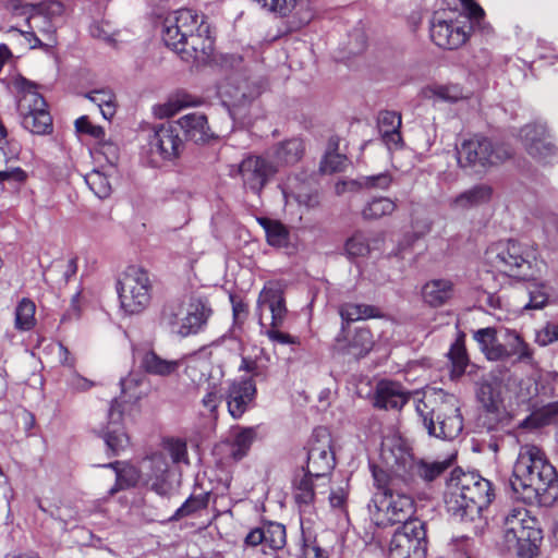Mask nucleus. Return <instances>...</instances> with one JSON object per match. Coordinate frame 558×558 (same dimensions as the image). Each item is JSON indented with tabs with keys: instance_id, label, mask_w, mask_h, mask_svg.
Returning <instances> with one entry per match:
<instances>
[{
	"instance_id": "nucleus-1",
	"label": "nucleus",
	"mask_w": 558,
	"mask_h": 558,
	"mask_svg": "<svg viewBox=\"0 0 558 558\" xmlns=\"http://www.w3.org/2000/svg\"><path fill=\"white\" fill-rule=\"evenodd\" d=\"M510 487L517 499L527 505L550 507L558 500V474L536 446L521 448Z\"/></svg>"
},
{
	"instance_id": "nucleus-2",
	"label": "nucleus",
	"mask_w": 558,
	"mask_h": 558,
	"mask_svg": "<svg viewBox=\"0 0 558 558\" xmlns=\"http://www.w3.org/2000/svg\"><path fill=\"white\" fill-rule=\"evenodd\" d=\"M494 497L492 484L475 472L456 469L447 483L445 502L448 512L460 521L474 520Z\"/></svg>"
},
{
	"instance_id": "nucleus-3",
	"label": "nucleus",
	"mask_w": 558,
	"mask_h": 558,
	"mask_svg": "<svg viewBox=\"0 0 558 558\" xmlns=\"http://www.w3.org/2000/svg\"><path fill=\"white\" fill-rule=\"evenodd\" d=\"M380 459L390 472H396L403 478L404 487L415 488L417 478L433 482L449 466L450 461L415 460L410 449L400 438H389L383 441Z\"/></svg>"
},
{
	"instance_id": "nucleus-4",
	"label": "nucleus",
	"mask_w": 558,
	"mask_h": 558,
	"mask_svg": "<svg viewBox=\"0 0 558 558\" xmlns=\"http://www.w3.org/2000/svg\"><path fill=\"white\" fill-rule=\"evenodd\" d=\"M210 315L211 308L199 299L191 300L187 304L175 300L162 306L159 325L170 333L185 338L199 332Z\"/></svg>"
},
{
	"instance_id": "nucleus-5",
	"label": "nucleus",
	"mask_w": 558,
	"mask_h": 558,
	"mask_svg": "<svg viewBox=\"0 0 558 558\" xmlns=\"http://www.w3.org/2000/svg\"><path fill=\"white\" fill-rule=\"evenodd\" d=\"M374 485L383 490L384 496L389 498L386 507L387 520L391 524L405 523L413 513L414 501L412 486L404 487L403 478L396 472L383 469L375 464L371 465Z\"/></svg>"
},
{
	"instance_id": "nucleus-6",
	"label": "nucleus",
	"mask_w": 558,
	"mask_h": 558,
	"mask_svg": "<svg viewBox=\"0 0 558 558\" xmlns=\"http://www.w3.org/2000/svg\"><path fill=\"white\" fill-rule=\"evenodd\" d=\"M504 536L509 548H517L520 558H534L543 539L537 521L523 507L513 508L505 515Z\"/></svg>"
},
{
	"instance_id": "nucleus-7",
	"label": "nucleus",
	"mask_w": 558,
	"mask_h": 558,
	"mask_svg": "<svg viewBox=\"0 0 558 558\" xmlns=\"http://www.w3.org/2000/svg\"><path fill=\"white\" fill-rule=\"evenodd\" d=\"M416 412L422 417L428 434L442 439L456 438L463 428L459 400L453 395H445L436 407L420 400Z\"/></svg>"
},
{
	"instance_id": "nucleus-8",
	"label": "nucleus",
	"mask_w": 558,
	"mask_h": 558,
	"mask_svg": "<svg viewBox=\"0 0 558 558\" xmlns=\"http://www.w3.org/2000/svg\"><path fill=\"white\" fill-rule=\"evenodd\" d=\"M485 255L492 267L509 277L527 279L533 276L535 250L517 241L495 243L487 248Z\"/></svg>"
},
{
	"instance_id": "nucleus-9",
	"label": "nucleus",
	"mask_w": 558,
	"mask_h": 558,
	"mask_svg": "<svg viewBox=\"0 0 558 558\" xmlns=\"http://www.w3.org/2000/svg\"><path fill=\"white\" fill-rule=\"evenodd\" d=\"M15 85L19 90L23 92L17 106L23 126L37 135L51 133L52 118L46 109L45 99L35 90V84L21 77L16 80Z\"/></svg>"
},
{
	"instance_id": "nucleus-10",
	"label": "nucleus",
	"mask_w": 558,
	"mask_h": 558,
	"mask_svg": "<svg viewBox=\"0 0 558 558\" xmlns=\"http://www.w3.org/2000/svg\"><path fill=\"white\" fill-rule=\"evenodd\" d=\"M151 283L146 270L128 267L118 281L121 307L129 314L143 312L150 302Z\"/></svg>"
},
{
	"instance_id": "nucleus-11",
	"label": "nucleus",
	"mask_w": 558,
	"mask_h": 558,
	"mask_svg": "<svg viewBox=\"0 0 558 558\" xmlns=\"http://www.w3.org/2000/svg\"><path fill=\"white\" fill-rule=\"evenodd\" d=\"M512 151L505 144H494L489 138L475 135L457 147L458 163L462 168L496 165L510 158Z\"/></svg>"
},
{
	"instance_id": "nucleus-12",
	"label": "nucleus",
	"mask_w": 558,
	"mask_h": 558,
	"mask_svg": "<svg viewBox=\"0 0 558 558\" xmlns=\"http://www.w3.org/2000/svg\"><path fill=\"white\" fill-rule=\"evenodd\" d=\"M183 149L184 142L178 125L174 122H167L153 129L144 146V154L151 166L158 167L163 161L179 158Z\"/></svg>"
},
{
	"instance_id": "nucleus-13",
	"label": "nucleus",
	"mask_w": 558,
	"mask_h": 558,
	"mask_svg": "<svg viewBox=\"0 0 558 558\" xmlns=\"http://www.w3.org/2000/svg\"><path fill=\"white\" fill-rule=\"evenodd\" d=\"M426 550L425 523L413 519L395 532L389 545V558H425Z\"/></svg>"
},
{
	"instance_id": "nucleus-14",
	"label": "nucleus",
	"mask_w": 558,
	"mask_h": 558,
	"mask_svg": "<svg viewBox=\"0 0 558 558\" xmlns=\"http://www.w3.org/2000/svg\"><path fill=\"white\" fill-rule=\"evenodd\" d=\"M277 166L260 155L248 154L238 165L231 166L230 175L240 177L245 190L259 195L277 174Z\"/></svg>"
},
{
	"instance_id": "nucleus-15",
	"label": "nucleus",
	"mask_w": 558,
	"mask_h": 558,
	"mask_svg": "<svg viewBox=\"0 0 558 558\" xmlns=\"http://www.w3.org/2000/svg\"><path fill=\"white\" fill-rule=\"evenodd\" d=\"M335 464L336 458L330 433L324 427L314 429L310 440L306 472L314 475L316 480H323L326 486L327 477Z\"/></svg>"
},
{
	"instance_id": "nucleus-16",
	"label": "nucleus",
	"mask_w": 558,
	"mask_h": 558,
	"mask_svg": "<svg viewBox=\"0 0 558 558\" xmlns=\"http://www.w3.org/2000/svg\"><path fill=\"white\" fill-rule=\"evenodd\" d=\"M203 16L189 9L169 13L163 20L162 40L167 47L174 49L199 26Z\"/></svg>"
},
{
	"instance_id": "nucleus-17",
	"label": "nucleus",
	"mask_w": 558,
	"mask_h": 558,
	"mask_svg": "<svg viewBox=\"0 0 558 558\" xmlns=\"http://www.w3.org/2000/svg\"><path fill=\"white\" fill-rule=\"evenodd\" d=\"M172 50L186 62H207L214 51V39L209 35V26L202 19L196 31Z\"/></svg>"
},
{
	"instance_id": "nucleus-18",
	"label": "nucleus",
	"mask_w": 558,
	"mask_h": 558,
	"mask_svg": "<svg viewBox=\"0 0 558 558\" xmlns=\"http://www.w3.org/2000/svg\"><path fill=\"white\" fill-rule=\"evenodd\" d=\"M269 311L271 314L270 326L281 327L287 316L286 300L282 290L274 283H269L263 288L258 294L256 314L262 327L264 312Z\"/></svg>"
},
{
	"instance_id": "nucleus-19",
	"label": "nucleus",
	"mask_w": 558,
	"mask_h": 558,
	"mask_svg": "<svg viewBox=\"0 0 558 558\" xmlns=\"http://www.w3.org/2000/svg\"><path fill=\"white\" fill-rule=\"evenodd\" d=\"M471 26H461L434 16L430 23V38L440 48L457 49L464 45L470 36Z\"/></svg>"
},
{
	"instance_id": "nucleus-20",
	"label": "nucleus",
	"mask_w": 558,
	"mask_h": 558,
	"mask_svg": "<svg viewBox=\"0 0 558 558\" xmlns=\"http://www.w3.org/2000/svg\"><path fill=\"white\" fill-rule=\"evenodd\" d=\"M124 407L122 401L114 399L108 411V422L102 430L105 442L114 454L123 450L129 444V437L123 428Z\"/></svg>"
},
{
	"instance_id": "nucleus-21",
	"label": "nucleus",
	"mask_w": 558,
	"mask_h": 558,
	"mask_svg": "<svg viewBox=\"0 0 558 558\" xmlns=\"http://www.w3.org/2000/svg\"><path fill=\"white\" fill-rule=\"evenodd\" d=\"M256 395V385L252 378L232 381L228 388L226 400L228 412L233 418H240Z\"/></svg>"
},
{
	"instance_id": "nucleus-22",
	"label": "nucleus",
	"mask_w": 558,
	"mask_h": 558,
	"mask_svg": "<svg viewBox=\"0 0 558 558\" xmlns=\"http://www.w3.org/2000/svg\"><path fill=\"white\" fill-rule=\"evenodd\" d=\"M520 137L526 151L534 158H545L554 153L555 145L549 138L545 124H526L521 129Z\"/></svg>"
},
{
	"instance_id": "nucleus-23",
	"label": "nucleus",
	"mask_w": 558,
	"mask_h": 558,
	"mask_svg": "<svg viewBox=\"0 0 558 558\" xmlns=\"http://www.w3.org/2000/svg\"><path fill=\"white\" fill-rule=\"evenodd\" d=\"M211 350L210 347H203L197 352L179 359L184 367V374L196 386L210 383L211 373Z\"/></svg>"
},
{
	"instance_id": "nucleus-24",
	"label": "nucleus",
	"mask_w": 558,
	"mask_h": 558,
	"mask_svg": "<svg viewBox=\"0 0 558 558\" xmlns=\"http://www.w3.org/2000/svg\"><path fill=\"white\" fill-rule=\"evenodd\" d=\"M281 191L286 204L295 202L308 208L318 205V196L313 192L310 181L299 175H289L281 184Z\"/></svg>"
},
{
	"instance_id": "nucleus-25",
	"label": "nucleus",
	"mask_w": 558,
	"mask_h": 558,
	"mask_svg": "<svg viewBox=\"0 0 558 558\" xmlns=\"http://www.w3.org/2000/svg\"><path fill=\"white\" fill-rule=\"evenodd\" d=\"M23 14H28L26 26L35 32L44 35H51L53 33L52 24L47 14H59L62 11V5L59 2H50L40 4L38 7L33 4H25L21 7Z\"/></svg>"
},
{
	"instance_id": "nucleus-26",
	"label": "nucleus",
	"mask_w": 558,
	"mask_h": 558,
	"mask_svg": "<svg viewBox=\"0 0 558 558\" xmlns=\"http://www.w3.org/2000/svg\"><path fill=\"white\" fill-rule=\"evenodd\" d=\"M174 124L178 125L179 132L183 131L186 140L197 144L205 143L214 136L207 117L199 112L185 114L177 120Z\"/></svg>"
},
{
	"instance_id": "nucleus-27",
	"label": "nucleus",
	"mask_w": 558,
	"mask_h": 558,
	"mask_svg": "<svg viewBox=\"0 0 558 558\" xmlns=\"http://www.w3.org/2000/svg\"><path fill=\"white\" fill-rule=\"evenodd\" d=\"M409 399V392L396 381L378 383L375 395V405L381 409H401Z\"/></svg>"
},
{
	"instance_id": "nucleus-28",
	"label": "nucleus",
	"mask_w": 558,
	"mask_h": 558,
	"mask_svg": "<svg viewBox=\"0 0 558 558\" xmlns=\"http://www.w3.org/2000/svg\"><path fill=\"white\" fill-rule=\"evenodd\" d=\"M377 124L379 134L388 149H399L402 146L401 114L389 110L380 111Z\"/></svg>"
},
{
	"instance_id": "nucleus-29",
	"label": "nucleus",
	"mask_w": 558,
	"mask_h": 558,
	"mask_svg": "<svg viewBox=\"0 0 558 558\" xmlns=\"http://www.w3.org/2000/svg\"><path fill=\"white\" fill-rule=\"evenodd\" d=\"M143 371L149 375L158 377H169L178 373L182 367V362L179 360L163 359L155 351H146L140 361Z\"/></svg>"
},
{
	"instance_id": "nucleus-30",
	"label": "nucleus",
	"mask_w": 558,
	"mask_h": 558,
	"mask_svg": "<svg viewBox=\"0 0 558 558\" xmlns=\"http://www.w3.org/2000/svg\"><path fill=\"white\" fill-rule=\"evenodd\" d=\"M453 295V283L447 279H433L422 287L423 301L432 307L446 304Z\"/></svg>"
},
{
	"instance_id": "nucleus-31",
	"label": "nucleus",
	"mask_w": 558,
	"mask_h": 558,
	"mask_svg": "<svg viewBox=\"0 0 558 558\" xmlns=\"http://www.w3.org/2000/svg\"><path fill=\"white\" fill-rule=\"evenodd\" d=\"M305 151L302 140L293 137L278 143L274 148V163L277 166H293L299 162Z\"/></svg>"
},
{
	"instance_id": "nucleus-32",
	"label": "nucleus",
	"mask_w": 558,
	"mask_h": 558,
	"mask_svg": "<svg viewBox=\"0 0 558 558\" xmlns=\"http://www.w3.org/2000/svg\"><path fill=\"white\" fill-rule=\"evenodd\" d=\"M338 312L342 319V333L345 330L344 324L381 316V312L378 307L363 303H343L339 305Z\"/></svg>"
},
{
	"instance_id": "nucleus-33",
	"label": "nucleus",
	"mask_w": 558,
	"mask_h": 558,
	"mask_svg": "<svg viewBox=\"0 0 558 558\" xmlns=\"http://www.w3.org/2000/svg\"><path fill=\"white\" fill-rule=\"evenodd\" d=\"M502 347L506 353L505 360L515 357L517 362H533L534 352L532 348L517 331L507 330Z\"/></svg>"
},
{
	"instance_id": "nucleus-34",
	"label": "nucleus",
	"mask_w": 558,
	"mask_h": 558,
	"mask_svg": "<svg viewBox=\"0 0 558 558\" xmlns=\"http://www.w3.org/2000/svg\"><path fill=\"white\" fill-rule=\"evenodd\" d=\"M337 344L340 350L355 357L365 356L373 348L374 340L369 329L359 328L351 340L345 343L340 336L337 337Z\"/></svg>"
},
{
	"instance_id": "nucleus-35",
	"label": "nucleus",
	"mask_w": 558,
	"mask_h": 558,
	"mask_svg": "<svg viewBox=\"0 0 558 558\" xmlns=\"http://www.w3.org/2000/svg\"><path fill=\"white\" fill-rule=\"evenodd\" d=\"M117 170L113 165L94 169L85 175V182L99 198H107L112 192L111 178Z\"/></svg>"
},
{
	"instance_id": "nucleus-36",
	"label": "nucleus",
	"mask_w": 558,
	"mask_h": 558,
	"mask_svg": "<svg viewBox=\"0 0 558 558\" xmlns=\"http://www.w3.org/2000/svg\"><path fill=\"white\" fill-rule=\"evenodd\" d=\"M314 478V475L305 472L293 480V498L302 511H306L315 502Z\"/></svg>"
},
{
	"instance_id": "nucleus-37",
	"label": "nucleus",
	"mask_w": 558,
	"mask_h": 558,
	"mask_svg": "<svg viewBox=\"0 0 558 558\" xmlns=\"http://www.w3.org/2000/svg\"><path fill=\"white\" fill-rule=\"evenodd\" d=\"M492 195L493 190L489 185L478 184L459 194L452 201V206L458 209H469L488 203Z\"/></svg>"
},
{
	"instance_id": "nucleus-38",
	"label": "nucleus",
	"mask_w": 558,
	"mask_h": 558,
	"mask_svg": "<svg viewBox=\"0 0 558 558\" xmlns=\"http://www.w3.org/2000/svg\"><path fill=\"white\" fill-rule=\"evenodd\" d=\"M481 351L489 361L505 360L502 343L498 342L495 328H482L474 333Z\"/></svg>"
},
{
	"instance_id": "nucleus-39",
	"label": "nucleus",
	"mask_w": 558,
	"mask_h": 558,
	"mask_svg": "<svg viewBox=\"0 0 558 558\" xmlns=\"http://www.w3.org/2000/svg\"><path fill=\"white\" fill-rule=\"evenodd\" d=\"M257 221L265 230L269 245L279 248L289 246L290 231L282 222L265 217L258 218Z\"/></svg>"
},
{
	"instance_id": "nucleus-40",
	"label": "nucleus",
	"mask_w": 558,
	"mask_h": 558,
	"mask_svg": "<svg viewBox=\"0 0 558 558\" xmlns=\"http://www.w3.org/2000/svg\"><path fill=\"white\" fill-rule=\"evenodd\" d=\"M232 435L233 440L230 454L234 460L239 461L247 454L252 444L256 439V428L236 426L232 429Z\"/></svg>"
},
{
	"instance_id": "nucleus-41",
	"label": "nucleus",
	"mask_w": 558,
	"mask_h": 558,
	"mask_svg": "<svg viewBox=\"0 0 558 558\" xmlns=\"http://www.w3.org/2000/svg\"><path fill=\"white\" fill-rule=\"evenodd\" d=\"M384 241L381 234H378L373 240V246L369 239L362 232L354 233L345 243V251L351 257H364L371 250H378L380 243Z\"/></svg>"
},
{
	"instance_id": "nucleus-42",
	"label": "nucleus",
	"mask_w": 558,
	"mask_h": 558,
	"mask_svg": "<svg viewBox=\"0 0 558 558\" xmlns=\"http://www.w3.org/2000/svg\"><path fill=\"white\" fill-rule=\"evenodd\" d=\"M120 384L123 398L129 402H137L147 395V390L144 389L146 377L141 373L129 374Z\"/></svg>"
},
{
	"instance_id": "nucleus-43",
	"label": "nucleus",
	"mask_w": 558,
	"mask_h": 558,
	"mask_svg": "<svg viewBox=\"0 0 558 558\" xmlns=\"http://www.w3.org/2000/svg\"><path fill=\"white\" fill-rule=\"evenodd\" d=\"M397 208L396 203L388 197H375L368 202L362 210V216L366 220L379 219L391 215Z\"/></svg>"
},
{
	"instance_id": "nucleus-44",
	"label": "nucleus",
	"mask_w": 558,
	"mask_h": 558,
	"mask_svg": "<svg viewBox=\"0 0 558 558\" xmlns=\"http://www.w3.org/2000/svg\"><path fill=\"white\" fill-rule=\"evenodd\" d=\"M86 98L96 104L102 117L111 119L116 112L114 95L110 89H96L87 93Z\"/></svg>"
},
{
	"instance_id": "nucleus-45",
	"label": "nucleus",
	"mask_w": 558,
	"mask_h": 558,
	"mask_svg": "<svg viewBox=\"0 0 558 558\" xmlns=\"http://www.w3.org/2000/svg\"><path fill=\"white\" fill-rule=\"evenodd\" d=\"M392 178L388 172H381L374 175L360 177L350 182L352 187L359 190H386L390 186Z\"/></svg>"
},
{
	"instance_id": "nucleus-46",
	"label": "nucleus",
	"mask_w": 558,
	"mask_h": 558,
	"mask_svg": "<svg viewBox=\"0 0 558 558\" xmlns=\"http://www.w3.org/2000/svg\"><path fill=\"white\" fill-rule=\"evenodd\" d=\"M448 357L452 364V376H461L469 364V357L466 354V350L464 343L461 339H457L456 342L451 345Z\"/></svg>"
},
{
	"instance_id": "nucleus-47",
	"label": "nucleus",
	"mask_w": 558,
	"mask_h": 558,
	"mask_svg": "<svg viewBox=\"0 0 558 558\" xmlns=\"http://www.w3.org/2000/svg\"><path fill=\"white\" fill-rule=\"evenodd\" d=\"M35 304L23 299L15 310V327L20 330H29L35 324Z\"/></svg>"
},
{
	"instance_id": "nucleus-48",
	"label": "nucleus",
	"mask_w": 558,
	"mask_h": 558,
	"mask_svg": "<svg viewBox=\"0 0 558 558\" xmlns=\"http://www.w3.org/2000/svg\"><path fill=\"white\" fill-rule=\"evenodd\" d=\"M120 462L109 463L107 466L113 468L116 471V487L110 489L111 494H114L119 489L130 487L136 484L138 480L137 471L133 466H124L120 469Z\"/></svg>"
},
{
	"instance_id": "nucleus-49",
	"label": "nucleus",
	"mask_w": 558,
	"mask_h": 558,
	"mask_svg": "<svg viewBox=\"0 0 558 558\" xmlns=\"http://www.w3.org/2000/svg\"><path fill=\"white\" fill-rule=\"evenodd\" d=\"M265 545L272 550L281 549L286 545V527L277 522H269L264 526Z\"/></svg>"
},
{
	"instance_id": "nucleus-50",
	"label": "nucleus",
	"mask_w": 558,
	"mask_h": 558,
	"mask_svg": "<svg viewBox=\"0 0 558 558\" xmlns=\"http://www.w3.org/2000/svg\"><path fill=\"white\" fill-rule=\"evenodd\" d=\"M478 401L487 411H496L500 402L499 392L496 391L492 383L482 381L476 390Z\"/></svg>"
},
{
	"instance_id": "nucleus-51",
	"label": "nucleus",
	"mask_w": 558,
	"mask_h": 558,
	"mask_svg": "<svg viewBox=\"0 0 558 558\" xmlns=\"http://www.w3.org/2000/svg\"><path fill=\"white\" fill-rule=\"evenodd\" d=\"M191 105L192 102L189 100V96L175 95L170 97L167 102L156 107L155 113L159 118H170Z\"/></svg>"
},
{
	"instance_id": "nucleus-52",
	"label": "nucleus",
	"mask_w": 558,
	"mask_h": 558,
	"mask_svg": "<svg viewBox=\"0 0 558 558\" xmlns=\"http://www.w3.org/2000/svg\"><path fill=\"white\" fill-rule=\"evenodd\" d=\"M209 501V494H199L197 496H191L173 514V520H179L184 517H187L201 509L207 507Z\"/></svg>"
},
{
	"instance_id": "nucleus-53",
	"label": "nucleus",
	"mask_w": 558,
	"mask_h": 558,
	"mask_svg": "<svg viewBox=\"0 0 558 558\" xmlns=\"http://www.w3.org/2000/svg\"><path fill=\"white\" fill-rule=\"evenodd\" d=\"M530 301L525 308L538 310L545 306L550 298V289L544 283H531L529 286Z\"/></svg>"
},
{
	"instance_id": "nucleus-54",
	"label": "nucleus",
	"mask_w": 558,
	"mask_h": 558,
	"mask_svg": "<svg viewBox=\"0 0 558 558\" xmlns=\"http://www.w3.org/2000/svg\"><path fill=\"white\" fill-rule=\"evenodd\" d=\"M202 405L207 414L214 420L218 418V408L221 403V396L217 384H208L207 392L202 398Z\"/></svg>"
},
{
	"instance_id": "nucleus-55",
	"label": "nucleus",
	"mask_w": 558,
	"mask_h": 558,
	"mask_svg": "<svg viewBox=\"0 0 558 558\" xmlns=\"http://www.w3.org/2000/svg\"><path fill=\"white\" fill-rule=\"evenodd\" d=\"M348 159L344 155L328 151L320 162V171L323 173H335L344 170L347 167Z\"/></svg>"
},
{
	"instance_id": "nucleus-56",
	"label": "nucleus",
	"mask_w": 558,
	"mask_h": 558,
	"mask_svg": "<svg viewBox=\"0 0 558 558\" xmlns=\"http://www.w3.org/2000/svg\"><path fill=\"white\" fill-rule=\"evenodd\" d=\"M240 368L251 373L252 379L259 378L264 380L268 376V367L263 359L250 360L244 357Z\"/></svg>"
},
{
	"instance_id": "nucleus-57",
	"label": "nucleus",
	"mask_w": 558,
	"mask_h": 558,
	"mask_svg": "<svg viewBox=\"0 0 558 558\" xmlns=\"http://www.w3.org/2000/svg\"><path fill=\"white\" fill-rule=\"evenodd\" d=\"M558 341V322L547 323L543 328L536 331L535 342L542 347Z\"/></svg>"
},
{
	"instance_id": "nucleus-58",
	"label": "nucleus",
	"mask_w": 558,
	"mask_h": 558,
	"mask_svg": "<svg viewBox=\"0 0 558 558\" xmlns=\"http://www.w3.org/2000/svg\"><path fill=\"white\" fill-rule=\"evenodd\" d=\"M28 178L26 171L20 167H8L4 170H0V183L9 182L15 185L23 184Z\"/></svg>"
},
{
	"instance_id": "nucleus-59",
	"label": "nucleus",
	"mask_w": 558,
	"mask_h": 558,
	"mask_svg": "<svg viewBox=\"0 0 558 558\" xmlns=\"http://www.w3.org/2000/svg\"><path fill=\"white\" fill-rule=\"evenodd\" d=\"M433 94L439 99L447 101H457L462 98V90L458 85H440L432 89Z\"/></svg>"
},
{
	"instance_id": "nucleus-60",
	"label": "nucleus",
	"mask_w": 558,
	"mask_h": 558,
	"mask_svg": "<svg viewBox=\"0 0 558 558\" xmlns=\"http://www.w3.org/2000/svg\"><path fill=\"white\" fill-rule=\"evenodd\" d=\"M167 450L174 463L187 462L186 444L180 439L170 440Z\"/></svg>"
},
{
	"instance_id": "nucleus-61",
	"label": "nucleus",
	"mask_w": 558,
	"mask_h": 558,
	"mask_svg": "<svg viewBox=\"0 0 558 558\" xmlns=\"http://www.w3.org/2000/svg\"><path fill=\"white\" fill-rule=\"evenodd\" d=\"M149 468L151 474L148 477H162L168 474L169 464L167 458L162 453H155L149 459Z\"/></svg>"
},
{
	"instance_id": "nucleus-62",
	"label": "nucleus",
	"mask_w": 558,
	"mask_h": 558,
	"mask_svg": "<svg viewBox=\"0 0 558 558\" xmlns=\"http://www.w3.org/2000/svg\"><path fill=\"white\" fill-rule=\"evenodd\" d=\"M75 128L77 132L86 133L97 140H100L105 136V131L99 125H94L90 123L87 117H81L75 121Z\"/></svg>"
},
{
	"instance_id": "nucleus-63",
	"label": "nucleus",
	"mask_w": 558,
	"mask_h": 558,
	"mask_svg": "<svg viewBox=\"0 0 558 558\" xmlns=\"http://www.w3.org/2000/svg\"><path fill=\"white\" fill-rule=\"evenodd\" d=\"M280 327H272L270 326L268 329H266L265 335L269 338L270 341L277 342L280 344H299V338L282 332L279 330Z\"/></svg>"
},
{
	"instance_id": "nucleus-64",
	"label": "nucleus",
	"mask_w": 558,
	"mask_h": 558,
	"mask_svg": "<svg viewBox=\"0 0 558 558\" xmlns=\"http://www.w3.org/2000/svg\"><path fill=\"white\" fill-rule=\"evenodd\" d=\"M466 17L472 23H478L483 20L485 12L474 0H460Z\"/></svg>"
}]
</instances>
